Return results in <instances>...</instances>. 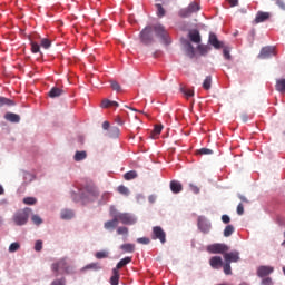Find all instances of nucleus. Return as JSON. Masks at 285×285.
I'll use <instances>...</instances> for the list:
<instances>
[{
    "mask_svg": "<svg viewBox=\"0 0 285 285\" xmlns=\"http://www.w3.org/2000/svg\"><path fill=\"white\" fill-rule=\"evenodd\" d=\"M51 271L55 273L56 277H59L60 273L72 275V273H75V266H72V264H70L67 258H61L51 265Z\"/></svg>",
    "mask_w": 285,
    "mask_h": 285,
    "instance_id": "nucleus-1",
    "label": "nucleus"
},
{
    "mask_svg": "<svg viewBox=\"0 0 285 285\" xmlns=\"http://www.w3.org/2000/svg\"><path fill=\"white\" fill-rule=\"evenodd\" d=\"M30 213H32V209L28 207L19 209L12 216L13 224L16 226H26V224H28V219H30Z\"/></svg>",
    "mask_w": 285,
    "mask_h": 285,
    "instance_id": "nucleus-2",
    "label": "nucleus"
},
{
    "mask_svg": "<svg viewBox=\"0 0 285 285\" xmlns=\"http://www.w3.org/2000/svg\"><path fill=\"white\" fill-rule=\"evenodd\" d=\"M81 196L82 199H89V202H95V199L99 197V190H97V187H95V185H87L82 188Z\"/></svg>",
    "mask_w": 285,
    "mask_h": 285,
    "instance_id": "nucleus-3",
    "label": "nucleus"
},
{
    "mask_svg": "<svg viewBox=\"0 0 285 285\" xmlns=\"http://www.w3.org/2000/svg\"><path fill=\"white\" fill-rule=\"evenodd\" d=\"M202 10V7H199V3L197 2H190L187 8H183L178 11V17L181 19H187V17H190L194 14V12H199Z\"/></svg>",
    "mask_w": 285,
    "mask_h": 285,
    "instance_id": "nucleus-4",
    "label": "nucleus"
},
{
    "mask_svg": "<svg viewBox=\"0 0 285 285\" xmlns=\"http://www.w3.org/2000/svg\"><path fill=\"white\" fill-rule=\"evenodd\" d=\"M153 31L155 32L156 37H159V39L168 46L170 43V38L168 37V31L166 30V27L164 24H155L151 27Z\"/></svg>",
    "mask_w": 285,
    "mask_h": 285,
    "instance_id": "nucleus-5",
    "label": "nucleus"
},
{
    "mask_svg": "<svg viewBox=\"0 0 285 285\" xmlns=\"http://www.w3.org/2000/svg\"><path fill=\"white\" fill-rule=\"evenodd\" d=\"M153 27L148 26L145 29L141 30L139 37H140V41L141 43H144V46H150V43L155 42V38L153 37Z\"/></svg>",
    "mask_w": 285,
    "mask_h": 285,
    "instance_id": "nucleus-6",
    "label": "nucleus"
},
{
    "mask_svg": "<svg viewBox=\"0 0 285 285\" xmlns=\"http://www.w3.org/2000/svg\"><path fill=\"white\" fill-rule=\"evenodd\" d=\"M118 222H121L125 226H132L137 224V218L130 213H116Z\"/></svg>",
    "mask_w": 285,
    "mask_h": 285,
    "instance_id": "nucleus-7",
    "label": "nucleus"
},
{
    "mask_svg": "<svg viewBox=\"0 0 285 285\" xmlns=\"http://www.w3.org/2000/svg\"><path fill=\"white\" fill-rule=\"evenodd\" d=\"M208 253L213 255H226L230 250L228 245L225 244H213L207 247Z\"/></svg>",
    "mask_w": 285,
    "mask_h": 285,
    "instance_id": "nucleus-8",
    "label": "nucleus"
},
{
    "mask_svg": "<svg viewBox=\"0 0 285 285\" xmlns=\"http://www.w3.org/2000/svg\"><path fill=\"white\" fill-rule=\"evenodd\" d=\"M151 239H159L160 244H166V232L161 226L153 227Z\"/></svg>",
    "mask_w": 285,
    "mask_h": 285,
    "instance_id": "nucleus-9",
    "label": "nucleus"
},
{
    "mask_svg": "<svg viewBox=\"0 0 285 285\" xmlns=\"http://www.w3.org/2000/svg\"><path fill=\"white\" fill-rule=\"evenodd\" d=\"M111 216L114 217L111 220H107L104 224V228L106 230H115L117 226H119V218H117V214L115 212H111Z\"/></svg>",
    "mask_w": 285,
    "mask_h": 285,
    "instance_id": "nucleus-10",
    "label": "nucleus"
},
{
    "mask_svg": "<svg viewBox=\"0 0 285 285\" xmlns=\"http://www.w3.org/2000/svg\"><path fill=\"white\" fill-rule=\"evenodd\" d=\"M224 259H225V262H228L229 264L237 263L240 259L239 252H237V250H234L230 253L225 252Z\"/></svg>",
    "mask_w": 285,
    "mask_h": 285,
    "instance_id": "nucleus-11",
    "label": "nucleus"
},
{
    "mask_svg": "<svg viewBox=\"0 0 285 285\" xmlns=\"http://www.w3.org/2000/svg\"><path fill=\"white\" fill-rule=\"evenodd\" d=\"M275 271V268H273L272 266H266V265H262L257 268V276L258 277H268V275H271V273H273Z\"/></svg>",
    "mask_w": 285,
    "mask_h": 285,
    "instance_id": "nucleus-12",
    "label": "nucleus"
},
{
    "mask_svg": "<svg viewBox=\"0 0 285 285\" xmlns=\"http://www.w3.org/2000/svg\"><path fill=\"white\" fill-rule=\"evenodd\" d=\"M209 266H212L214 271H219V268L224 266V261L220 258V256H213L209 259Z\"/></svg>",
    "mask_w": 285,
    "mask_h": 285,
    "instance_id": "nucleus-13",
    "label": "nucleus"
},
{
    "mask_svg": "<svg viewBox=\"0 0 285 285\" xmlns=\"http://www.w3.org/2000/svg\"><path fill=\"white\" fill-rule=\"evenodd\" d=\"M275 56V47H264L261 50L259 59H268V57Z\"/></svg>",
    "mask_w": 285,
    "mask_h": 285,
    "instance_id": "nucleus-14",
    "label": "nucleus"
},
{
    "mask_svg": "<svg viewBox=\"0 0 285 285\" xmlns=\"http://www.w3.org/2000/svg\"><path fill=\"white\" fill-rule=\"evenodd\" d=\"M209 43L210 46H214L216 50L224 48V42L219 41V39H217V35L215 33H209Z\"/></svg>",
    "mask_w": 285,
    "mask_h": 285,
    "instance_id": "nucleus-15",
    "label": "nucleus"
},
{
    "mask_svg": "<svg viewBox=\"0 0 285 285\" xmlns=\"http://www.w3.org/2000/svg\"><path fill=\"white\" fill-rule=\"evenodd\" d=\"M198 228L202 233H210V223L206 222L204 218H198Z\"/></svg>",
    "mask_w": 285,
    "mask_h": 285,
    "instance_id": "nucleus-16",
    "label": "nucleus"
},
{
    "mask_svg": "<svg viewBox=\"0 0 285 285\" xmlns=\"http://www.w3.org/2000/svg\"><path fill=\"white\" fill-rule=\"evenodd\" d=\"M185 52L189 59L195 58V47H193V43L188 40L185 41Z\"/></svg>",
    "mask_w": 285,
    "mask_h": 285,
    "instance_id": "nucleus-17",
    "label": "nucleus"
},
{
    "mask_svg": "<svg viewBox=\"0 0 285 285\" xmlns=\"http://www.w3.org/2000/svg\"><path fill=\"white\" fill-rule=\"evenodd\" d=\"M4 119L7 121H11V124H19V121H21V117L17 114H13V112H7L4 115Z\"/></svg>",
    "mask_w": 285,
    "mask_h": 285,
    "instance_id": "nucleus-18",
    "label": "nucleus"
},
{
    "mask_svg": "<svg viewBox=\"0 0 285 285\" xmlns=\"http://www.w3.org/2000/svg\"><path fill=\"white\" fill-rule=\"evenodd\" d=\"M188 37L193 43H202V36L198 30H193L188 33Z\"/></svg>",
    "mask_w": 285,
    "mask_h": 285,
    "instance_id": "nucleus-19",
    "label": "nucleus"
},
{
    "mask_svg": "<svg viewBox=\"0 0 285 285\" xmlns=\"http://www.w3.org/2000/svg\"><path fill=\"white\" fill-rule=\"evenodd\" d=\"M267 19H271V13L261 11L256 14L255 23H264Z\"/></svg>",
    "mask_w": 285,
    "mask_h": 285,
    "instance_id": "nucleus-20",
    "label": "nucleus"
},
{
    "mask_svg": "<svg viewBox=\"0 0 285 285\" xmlns=\"http://www.w3.org/2000/svg\"><path fill=\"white\" fill-rule=\"evenodd\" d=\"M184 189V187L181 186V183L177 181V180H171L170 183V190L171 193H181V190Z\"/></svg>",
    "mask_w": 285,
    "mask_h": 285,
    "instance_id": "nucleus-21",
    "label": "nucleus"
},
{
    "mask_svg": "<svg viewBox=\"0 0 285 285\" xmlns=\"http://www.w3.org/2000/svg\"><path fill=\"white\" fill-rule=\"evenodd\" d=\"M3 106H8L9 108L12 106H17V102L10 98L1 97L0 96V108H3Z\"/></svg>",
    "mask_w": 285,
    "mask_h": 285,
    "instance_id": "nucleus-22",
    "label": "nucleus"
},
{
    "mask_svg": "<svg viewBox=\"0 0 285 285\" xmlns=\"http://www.w3.org/2000/svg\"><path fill=\"white\" fill-rule=\"evenodd\" d=\"M48 95L51 99H55L56 97H61V95H63V90L58 87H52Z\"/></svg>",
    "mask_w": 285,
    "mask_h": 285,
    "instance_id": "nucleus-23",
    "label": "nucleus"
},
{
    "mask_svg": "<svg viewBox=\"0 0 285 285\" xmlns=\"http://www.w3.org/2000/svg\"><path fill=\"white\" fill-rule=\"evenodd\" d=\"M119 108V102L117 101H112V100H108V99H104L101 101L100 108H112V107Z\"/></svg>",
    "mask_w": 285,
    "mask_h": 285,
    "instance_id": "nucleus-24",
    "label": "nucleus"
},
{
    "mask_svg": "<svg viewBox=\"0 0 285 285\" xmlns=\"http://www.w3.org/2000/svg\"><path fill=\"white\" fill-rule=\"evenodd\" d=\"M111 285H119V269H112V276L110 277Z\"/></svg>",
    "mask_w": 285,
    "mask_h": 285,
    "instance_id": "nucleus-25",
    "label": "nucleus"
},
{
    "mask_svg": "<svg viewBox=\"0 0 285 285\" xmlns=\"http://www.w3.org/2000/svg\"><path fill=\"white\" fill-rule=\"evenodd\" d=\"M60 217L61 219H72V217H75V213L70 209H62Z\"/></svg>",
    "mask_w": 285,
    "mask_h": 285,
    "instance_id": "nucleus-26",
    "label": "nucleus"
},
{
    "mask_svg": "<svg viewBox=\"0 0 285 285\" xmlns=\"http://www.w3.org/2000/svg\"><path fill=\"white\" fill-rule=\"evenodd\" d=\"M120 250H122V253H135V244H122Z\"/></svg>",
    "mask_w": 285,
    "mask_h": 285,
    "instance_id": "nucleus-27",
    "label": "nucleus"
},
{
    "mask_svg": "<svg viewBox=\"0 0 285 285\" xmlns=\"http://www.w3.org/2000/svg\"><path fill=\"white\" fill-rule=\"evenodd\" d=\"M130 262H132V257L130 256L120 259L119 263L116 265L117 271H119V268H124V266H127V264H130Z\"/></svg>",
    "mask_w": 285,
    "mask_h": 285,
    "instance_id": "nucleus-28",
    "label": "nucleus"
},
{
    "mask_svg": "<svg viewBox=\"0 0 285 285\" xmlns=\"http://www.w3.org/2000/svg\"><path fill=\"white\" fill-rule=\"evenodd\" d=\"M276 90L282 95H285V79L276 80Z\"/></svg>",
    "mask_w": 285,
    "mask_h": 285,
    "instance_id": "nucleus-29",
    "label": "nucleus"
},
{
    "mask_svg": "<svg viewBox=\"0 0 285 285\" xmlns=\"http://www.w3.org/2000/svg\"><path fill=\"white\" fill-rule=\"evenodd\" d=\"M156 7V14L159 19H163V17H166V9H164V6L157 3Z\"/></svg>",
    "mask_w": 285,
    "mask_h": 285,
    "instance_id": "nucleus-30",
    "label": "nucleus"
},
{
    "mask_svg": "<svg viewBox=\"0 0 285 285\" xmlns=\"http://www.w3.org/2000/svg\"><path fill=\"white\" fill-rule=\"evenodd\" d=\"M161 130H164V126L163 125H156L154 130L151 131L153 139H157V137H159V135H161Z\"/></svg>",
    "mask_w": 285,
    "mask_h": 285,
    "instance_id": "nucleus-31",
    "label": "nucleus"
},
{
    "mask_svg": "<svg viewBox=\"0 0 285 285\" xmlns=\"http://www.w3.org/2000/svg\"><path fill=\"white\" fill-rule=\"evenodd\" d=\"M116 233H117V235H124L125 236L124 237L125 242H126V239H128V233H129L128 227L120 226V227L117 228Z\"/></svg>",
    "mask_w": 285,
    "mask_h": 285,
    "instance_id": "nucleus-32",
    "label": "nucleus"
},
{
    "mask_svg": "<svg viewBox=\"0 0 285 285\" xmlns=\"http://www.w3.org/2000/svg\"><path fill=\"white\" fill-rule=\"evenodd\" d=\"M213 86V78L210 76H207L203 82L204 90H210Z\"/></svg>",
    "mask_w": 285,
    "mask_h": 285,
    "instance_id": "nucleus-33",
    "label": "nucleus"
},
{
    "mask_svg": "<svg viewBox=\"0 0 285 285\" xmlns=\"http://www.w3.org/2000/svg\"><path fill=\"white\" fill-rule=\"evenodd\" d=\"M86 157H88V154H86V151H76L73 159L75 161H83Z\"/></svg>",
    "mask_w": 285,
    "mask_h": 285,
    "instance_id": "nucleus-34",
    "label": "nucleus"
},
{
    "mask_svg": "<svg viewBox=\"0 0 285 285\" xmlns=\"http://www.w3.org/2000/svg\"><path fill=\"white\" fill-rule=\"evenodd\" d=\"M119 195H124L125 197H128V195H130V189H128V187L120 185L117 188Z\"/></svg>",
    "mask_w": 285,
    "mask_h": 285,
    "instance_id": "nucleus-35",
    "label": "nucleus"
},
{
    "mask_svg": "<svg viewBox=\"0 0 285 285\" xmlns=\"http://www.w3.org/2000/svg\"><path fill=\"white\" fill-rule=\"evenodd\" d=\"M235 233V227L233 225H227L224 229V237H230Z\"/></svg>",
    "mask_w": 285,
    "mask_h": 285,
    "instance_id": "nucleus-36",
    "label": "nucleus"
},
{
    "mask_svg": "<svg viewBox=\"0 0 285 285\" xmlns=\"http://www.w3.org/2000/svg\"><path fill=\"white\" fill-rule=\"evenodd\" d=\"M222 266H223V271H224L225 275H233V269H232L230 263L228 261H225V264H223Z\"/></svg>",
    "mask_w": 285,
    "mask_h": 285,
    "instance_id": "nucleus-37",
    "label": "nucleus"
},
{
    "mask_svg": "<svg viewBox=\"0 0 285 285\" xmlns=\"http://www.w3.org/2000/svg\"><path fill=\"white\" fill-rule=\"evenodd\" d=\"M183 95L186 97V99H190V97H195V90L181 88Z\"/></svg>",
    "mask_w": 285,
    "mask_h": 285,
    "instance_id": "nucleus-38",
    "label": "nucleus"
},
{
    "mask_svg": "<svg viewBox=\"0 0 285 285\" xmlns=\"http://www.w3.org/2000/svg\"><path fill=\"white\" fill-rule=\"evenodd\" d=\"M197 50L198 52H200V55H208V52L210 51V47L206 45H198Z\"/></svg>",
    "mask_w": 285,
    "mask_h": 285,
    "instance_id": "nucleus-39",
    "label": "nucleus"
},
{
    "mask_svg": "<svg viewBox=\"0 0 285 285\" xmlns=\"http://www.w3.org/2000/svg\"><path fill=\"white\" fill-rule=\"evenodd\" d=\"M86 271H101V265L99 263H91L85 267Z\"/></svg>",
    "mask_w": 285,
    "mask_h": 285,
    "instance_id": "nucleus-40",
    "label": "nucleus"
},
{
    "mask_svg": "<svg viewBox=\"0 0 285 285\" xmlns=\"http://www.w3.org/2000/svg\"><path fill=\"white\" fill-rule=\"evenodd\" d=\"M109 137L117 138L119 137V128L118 127H110L109 128Z\"/></svg>",
    "mask_w": 285,
    "mask_h": 285,
    "instance_id": "nucleus-41",
    "label": "nucleus"
},
{
    "mask_svg": "<svg viewBox=\"0 0 285 285\" xmlns=\"http://www.w3.org/2000/svg\"><path fill=\"white\" fill-rule=\"evenodd\" d=\"M138 175L136 170H130L124 175V179H137Z\"/></svg>",
    "mask_w": 285,
    "mask_h": 285,
    "instance_id": "nucleus-42",
    "label": "nucleus"
},
{
    "mask_svg": "<svg viewBox=\"0 0 285 285\" xmlns=\"http://www.w3.org/2000/svg\"><path fill=\"white\" fill-rule=\"evenodd\" d=\"M40 46H41V48H45V50H48V48H50V46H52V42L48 38H43L40 41Z\"/></svg>",
    "mask_w": 285,
    "mask_h": 285,
    "instance_id": "nucleus-43",
    "label": "nucleus"
},
{
    "mask_svg": "<svg viewBox=\"0 0 285 285\" xmlns=\"http://www.w3.org/2000/svg\"><path fill=\"white\" fill-rule=\"evenodd\" d=\"M23 204H26L27 206H35V204H37V198L26 197L23 198Z\"/></svg>",
    "mask_w": 285,
    "mask_h": 285,
    "instance_id": "nucleus-44",
    "label": "nucleus"
},
{
    "mask_svg": "<svg viewBox=\"0 0 285 285\" xmlns=\"http://www.w3.org/2000/svg\"><path fill=\"white\" fill-rule=\"evenodd\" d=\"M196 155H213V150L209 148H200L196 151Z\"/></svg>",
    "mask_w": 285,
    "mask_h": 285,
    "instance_id": "nucleus-45",
    "label": "nucleus"
},
{
    "mask_svg": "<svg viewBox=\"0 0 285 285\" xmlns=\"http://www.w3.org/2000/svg\"><path fill=\"white\" fill-rule=\"evenodd\" d=\"M110 87H111L112 90H115L116 92H120V90H121V86H120L119 82H117L116 80H110Z\"/></svg>",
    "mask_w": 285,
    "mask_h": 285,
    "instance_id": "nucleus-46",
    "label": "nucleus"
},
{
    "mask_svg": "<svg viewBox=\"0 0 285 285\" xmlns=\"http://www.w3.org/2000/svg\"><path fill=\"white\" fill-rule=\"evenodd\" d=\"M31 222H33L36 226H41V224H43V219H41L39 215H33Z\"/></svg>",
    "mask_w": 285,
    "mask_h": 285,
    "instance_id": "nucleus-47",
    "label": "nucleus"
},
{
    "mask_svg": "<svg viewBox=\"0 0 285 285\" xmlns=\"http://www.w3.org/2000/svg\"><path fill=\"white\" fill-rule=\"evenodd\" d=\"M19 248H21V245L19 243H12L9 246V253H17V250H19Z\"/></svg>",
    "mask_w": 285,
    "mask_h": 285,
    "instance_id": "nucleus-48",
    "label": "nucleus"
},
{
    "mask_svg": "<svg viewBox=\"0 0 285 285\" xmlns=\"http://www.w3.org/2000/svg\"><path fill=\"white\" fill-rule=\"evenodd\" d=\"M41 47L39 46V43L37 42H31V52H33L35 55H37V52H40Z\"/></svg>",
    "mask_w": 285,
    "mask_h": 285,
    "instance_id": "nucleus-49",
    "label": "nucleus"
},
{
    "mask_svg": "<svg viewBox=\"0 0 285 285\" xmlns=\"http://www.w3.org/2000/svg\"><path fill=\"white\" fill-rule=\"evenodd\" d=\"M43 249V242L42 240H37L35 244V250L37 253H41V250Z\"/></svg>",
    "mask_w": 285,
    "mask_h": 285,
    "instance_id": "nucleus-50",
    "label": "nucleus"
},
{
    "mask_svg": "<svg viewBox=\"0 0 285 285\" xmlns=\"http://www.w3.org/2000/svg\"><path fill=\"white\" fill-rule=\"evenodd\" d=\"M223 55H224V58L227 59L228 61H230L232 59V56H230V49L228 47H225L223 49Z\"/></svg>",
    "mask_w": 285,
    "mask_h": 285,
    "instance_id": "nucleus-51",
    "label": "nucleus"
},
{
    "mask_svg": "<svg viewBox=\"0 0 285 285\" xmlns=\"http://www.w3.org/2000/svg\"><path fill=\"white\" fill-rule=\"evenodd\" d=\"M95 256L97 259H106V257H108V253L107 252H97Z\"/></svg>",
    "mask_w": 285,
    "mask_h": 285,
    "instance_id": "nucleus-52",
    "label": "nucleus"
},
{
    "mask_svg": "<svg viewBox=\"0 0 285 285\" xmlns=\"http://www.w3.org/2000/svg\"><path fill=\"white\" fill-rule=\"evenodd\" d=\"M137 243L138 244L148 245V244H150V238H148V237H140V238H137Z\"/></svg>",
    "mask_w": 285,
    "mask_h": 285,
    "instance_id": "nucleus-53",
    "label": "nucleus"
},
{
    "mask_svg": "<svg viewBox=\"0 0 285 285\" xmlns=\"http://www.w3.org/2000/svg\"><path fill=\"white\" fill-rule=\"evenodd\" d=\"M223 224H230V216L229 215H223L222 216Z\"/></svg>",
    "mask_w": 285,
    "mask_h": 285,
    "instance_id": "nucleus-54",
    "label": "nucleus"
},
{
    "mask_svg": "<svg viewBox=\"0 0 285 285\" xmlns=\"http://www.w3.org/2000/svg\"><path fill=\"white\" fill-rule=\"evenodd\" d=\"M237 215H244V205L242 203L237 206Z\"/></svg>",
    "mask_w": 285,
    "mask_h": 285,
    "instance_id": "nucleus-55",
    "label": "nucleus"
},
{
    "mask_svg": "<svg viewBox=\"0 0 285 285\" xmlns=\"http://www.w3.org/2000/svg\"><path fill=\"white\" fill-rule=\"evenodd\" d=\"M262 284H263V285H271V284H273V279H272L271 277L264 278V279L262 281Z\"/></svg>",
    "mask_w": 285,
    "mask_h": 285,
    "instance_id": "nucleus-56",
    "label": "nucleus"
},
{
    "mask_svg": "<svg viewBox=\"0 0 285 285\" xmlns=\"http://www.w3.org/2000/svg\"><path fill=\"white\" fill-rule=\"evenodd\" d=\"M276 4L281 8V10H285V3L284 0H277Z\"/></svg>",
    "mask_w": 285,
    "mask_h": 285,
    "instance_id": "nucleus-57",
    "label": "nucleus"
},
{
    "mask_svg": "<svg viewBox=\"0 0 285 285\" xmlns=\"http://www.w3.org/2000/svg\"><path fill=\"white\" fill-rule=\"evenodd\" d=\"M115 121H116V124H118V126H124V119H121V117L117 116L115 118Z\"/></svg>",
    "mask_w": 285,
    "mask_h": 285,
    "instance_id": "nucleus-58",
    "label": "nucleus"
},
{
    "mask_svg": "<svg viewBox=\"0 0 285 285\" xmlns=\"http://www.w3.org/2000/svg\"><path fill=\"white\" fill-rule=\"evenodd\" d=\"M148 202H149V204H155V202H157V196L150 195V196L148 197Z\"/></svg>",
    "mask_w": 285,
    "mask_h": 285,
    "instance_id": "nucleus-59",
    "label": "nucleus"
},
{
    "mask_svg": "<svg viewBox=\"0 0 285 285\" xmlns=\"http://www.w3.org/2000/svg\"><path fill=\"white\" fill-rule=\"evenodd\" d=\"M232 8H235L239 3V0H227Z\"/></svg>",
    "mask_w": 285,
    "mask_h": 285,
    "instance_id": "nucleus-60",
    "label": "nucleus"
},
{
    "mask_svg": "<svg viewBox=\"0 0 285 285\" xmlns=\"http://www.w3.org/2000/svg\"><path fill=\"white\" fill-rule=\"evenodd\" d=\"M102 128H104V130H110V122L109 121H104L102 122Z\"/></svg>",
    "mask_w": 285,
    "mask_h": 285,
    "instance_id": "nucleus-61",
    "label": "nucleus"
},
{
    "mask_svg": "<svg viewBox=\"0 0 285 285\" xmlns=\"http://www.w3.org/2000/svg\"><path fill=\"white\" fill-rule=\"evenodd\" d=\"M190 188H191L193 193H195V195L199 194V187H197L195 185H190Z\"/></svg>",
    "mask_w": 285,
    "mask_h": 285,
    "instance_id": "nucleus-62",
    "label": "nucleus"
},
{
    "mask_svg": "<svg viewBox=\"0 0 285 285\" xmlns=\"http://www.w3.org/2000/svg\"><path fill=\"white\" fill-rule=\"evenodd\" d=\"M102 199H104V202H106L107 199H110V194L109 193H105L102 195Z\"/></svg>",
    "mask_w": 285,
    "mask_h": 285,
    "instance_id": "nucleus-63",
    "label": "nucleus"
},
{
    "mask_svg": "<svg viewBox=\"0 0 285 285\" xmlns=\"http://www.w3.org/2000/svg\"><path fill=\"white\" fill-rule=\"evenodd\" d=\"M51 285H63V283L59 279H56L51 283Z\"/></svg>",
    "mask_w": 285,
    "mask_h": 285,
    "instance_id": "nucleus-64",
    "label": "nucleus"
}]
</instances>
